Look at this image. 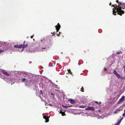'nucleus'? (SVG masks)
I'll use <instances>...</instances> for the list:
<instances>
[{"mask_svg":"<svg viewBox=\"0 0 125 125\" xmlns=\"http://www.w3.org/2000/svg\"><path fill=\"white\" fill-rule=\"evenodd\" d=\"M95 103L97 104H99L98 102L97 101H96V102H95Z\"/></svg>","mask_w":125,"mask_h":125,"instance_id":"5701e85b","label":"nucleus"},{"mask_svg":"<svg viewBox=\"0 0 125 125\" xmlns=\"http://www.w3.org/2000/svg\"><path fill=\"white\" fill-rule=\"evenodd\" d=\"M4 50H0V53H1L2 52H4Z\"/></svg>","mask_w":125,"mask_h":125,"instance_id":"dca6fc26","label":"nucleus"},{"mask_svg":"<svg viewBox=\"0 0 125 125\" xmlns=\"http://www.w3.org/2000/svg\"><path fill=\"white\" fill-rule=\"evenodd\" d=\"M80 107H81V108H84V107H84V106H80Z\"/></svg>","mask_w":125,"mask_h":125,"instance_id":"4be33fe9","label":"nucleus"},{"mask_svg":"<svg viewBox=\"0 0 125 125\" xmlns=\"http://www.w3.org/2000/svg\"><path fill=\"white\" fill-rule=\"evenodd\" d=\"M69 101L70 103L71 104H74L75 103V102L73 100H70Z\"/></svg>","mask_w":125,"mask_h":125,"instance_id":"1a4fd4ad","label":"nucleus"},{"mask_svg":"<svg viewBox=\"0 0 125 125\" xmlns=\"http://www.w3.org/2000/svg\"><path fill=\"white\" fill-rule=\"evenodd\" d=\"M116 1L118 4V5L117 6L116 5H113L112 6V7H114L115 9V10H114V9H113V14L114 15H116L117 12L118 13V14H119L120 15H121L122 14H123L124 13V11L121 10L122 8L121 7V2H119L118 0H117Z\"/></svg>","mask_w":125,"mask_h":125,"instance_id":"f257e3e1","label":"nucleus"},{"mask_svg":"<svg viewBox=\"0 0 125 125\" xmlns=\"http://www.w3.org/2000/svg\"><path fill=\"white\" fill-rule=\"evenodd\" d=\"M86 110H94V108L93 107H88L87 108H86L85 109Z\"/></svg>","mask_w":125,"mask_h":125,"instance_id":"6e6552de","label":"nucleus"},{"mask_svg":"<svg viewBox=\"0 0 125 125\" xmlns=\"http://www.w3.org/2000/svg\"><path fill=\"white\" fill-rule=\"evenodd\" d=\"M122 119H121L120 120L118 121L117 123L115 124V125H118L121 123Z\"/></svg>","mask_w":125,"mask_h":125,"instance_id":"f8f14e48","label":"nucleus"},{"mask_svg":"<svg viewBox=\"0 0 125 125\" xmlns=\"http://www.w3.org/2000/svg\"><path fill=\"white\" fill-rule=\"evenodd\" d=\"M117 53L118 54H120V53L119 52H117Z\"/></svg>","mask_w":125,"mask_h":125,"instance_id":"cd10ccee","label":"nucleus"},{"mask_svg":"<svg viewBox=\"0 0 125 125\" xmlns=\"http://www.w3.org/2000/svg\"><path fill=\"white\" fill-rule=\"evenodd\" d=\"M60 113L62 114V116L64 115L65 113L64 112H62V111H60Z\"/></svg>","mask_w":125,"mask_h":125,"instance_id":"4468645a","label":"nucleus"},{"mask_svg":"<svg viewBox=\"0 0 125 125\" xmlns=\"http://www.w3.org/2000/svg\"><path fill=\"white\" fill-rule=\"evenodd\" d=\"M68 72L69 73H70L71 74H72V72H71V70L69 69L68 70Z\"/></svg>","mask_w":125,"mask_h":125,"instance_id":"f3484780","label":"nucleus"},{"mask_svg":"<svg viewBox=\"0 0 125 125\" xmlns=\"http://www.w3.org/2000/svg\"><path fill=\"white\" fill-rule=\"evenodd\" d=\"M59 34H57V35L58 36H59L61 34V32H59Z\"/></svg>","mask_w":125,"mask_h":125,"instance_id":"aec40b11","label":"nucleus"},{"mask_svg":"<svg viewBox=\"0 0 125 125\" xmlns=\"http://www.w3.org/2000/svg\"><path fill=\"white\" fill-rule=\"evenodd\" d=\"M125 96H122L121 98L119 100L118 103V104H120L121 102L124 101V100Z\"/></svg>","mask_w":125,"mask_h":125,"instance_id":"20e7f679","label":"nucleus"},{"mask_svg":"<svg viewBox=\"0 0 125 125\" xmlns=\"http://www.w3.org/2000/svg\"><path fill=\"white\" fill-rule=\"evenodd\" d=\"M81 90L83 92L84 91L83 88V87H82L81 89Z\"/></svg>","mask_w":125,"mask_h":125,"instance_id":"a211bd4d","label":"nucleus"},{"mask_svg":"<svg viewBox=\"0 0 125 125\" xmlns=\"http://www.w3.org/2000/svg\"><path fill=\"white\" fill-rule=\"evenodd\" d=\"M122 7V9H124V8H123L124 7L125 8V3H123L122 4H121V7Z\"/></svg>","mask_w":125,"mask_h":125,"instance_id":"9b49d317","label":"nucleus"},{"mask_svg":"<svg viewBox=\"0 0 125 125\" xmlns=\"http://www.w3.org/2000/svg\"><path fill=\"white\" fill-rule=\"evenodd\" d=\"M51 94H52V95H53V94H52V93H51Z\"/></svg>","mask_w":125,"mask_h":125,"instance_id":"c85d7f7f","label":"nucleus"},{"mask_svg":"<svg viewBox=\"0 0 125 125\" xmlns=\"http://www.w3.org/2000/svg\"><path fill=\"white\" fill-rule=\"evenodd\" d=\"M55 27L56 30L57 32H58L60 28V25L59 23H58L57 26H56Z\"/></svg>","mask_w":125,"mask_h":125,"instance_id":"39448f33","label":"nucleus"},{"mask_svg":"<svg viewBox=\"0 0 125 125\" xmlns=\"http://www.w3.org/2000/svg\"><path fill=\"white\" fill-rule=\"evenodd\" d=\"M2 72L3 74L6 75L7 76H9L10 75L9 73L4 70H2Z\"/></svg>","mask_w":125,"mask_h":125,"instance_id":"423d86ee","label":"nucleus"},{"mask_svg":"<svg viewBox=\"0 0 125 125\" xmlns=\"http://www.w3.org/2000/svg\"><path fill=\"white\" fill-rule=\"evenodd\" d=\"M22 81L23 82H25L26 81V82H27L28 81L25 78L22 79Z\"/></svg>","mask_w":125,"mask_h":125,"instance_id":"ddd939ff","label":"nucleus"},{"mask_svg":"<svg viewBox=\"0 0 125 125\" xmlns=\"http://www.w3.org/2000/svg\"><path fill=\"white\" fill-rule=\"evenodd\" d=\"M120 110L119 109H116L115 110L114 112V113L115 114H116L118 112L120 111Z\"/></svg>","mask_w":125,"mask_h":125,"instance_id":"9d476101","label":"nucleus"},{"mask_svg":"<svg viewBox=\"0 0 125 125\" xmlns=\"http://www.w3.org/2000/svg\"><path fill=\"white\" fill-rule=\"evenodd\" d=\"M124 113L123 114V116H125V109L124 110Z\"/></svg>","mask_w":125,"mask_h":125,"instance_id":"2eb2a0df","label":"nucleus"},{"mask_svg":"<svg viewBox=\"0 0 125 125\" xmlns=\"http://www.w3.org/2000/svg\"><path fill=\"white\" fill-rule=\"evenodd\" d=\"M109 5L110 6H111V3L110 2V4H109Z\"/></svg>","mask_w":125,"mask_h":125,"instance_id":"b1692460","label":"nucleus"},{"mask_svg":"<svg viewBox=\"0 0 125 125\" xmlns=\"http://www.w3.org/2000/svg\"><path fill=\"white\" fill-rule=\"evenodd\" d=\"M49 117H47L45 116H43V118L45 120V122H48L49 121Z\"/></svg>","mask_w":125,"mask_h":125,"instance_id":"0eeeda50","label":"nucleus"},{"mask_svg":"<svg viewBox=\"0 0 125 125\" xmlns=\"http://www.w3.org/2000/svg\"><path fill=\"white\" fill-rule=\"evenodd\" d=\"M27 46L28 45L27 44L25 45L24 43V42L23 45L20 44L19 45H14V47L15 48H22V50L21 51V52L24 50V48H26L27 47Z\"/></svg>","mask_w":125,"mask_h":125,"instance_id":"f03ea898","label":"nucleus"},{"mask_svg":"<svg viewBox=\"0 0 125 125\" xmlns=\"http://www.w3.org/2000/svg\"><path fill=\"white\" fill-rule=\"evenodd\" d=\"M33 36H31V38H33Z\"/></svg>","mask_w":125,"mask_h":125,"instance_id":"a878e982","label":"nucleus"},{"mask_svg":"<svg viewBox=\"0 0 125 125\" xmlns=\"http://www.w3.org/2000/svg\"><path fill=\"white\" fill-rule=\"evenodd\" d=\"M18 51H19L20 52V51H19V50H18Z\"/></svg>","mask_w":125,"mask_h":125,"instance_id":"7c9ffc66","label":"nucleus"},{"mask_svg":"<svg viewBox=\"0 0 125 125\" xmlns=\"http://www.w3.org/2000/svg\"><path fill=\"white\" fill-rule=\"evenodd\" d=\"M113 73L118 78L121 79L122 78V77L117 73L116 71H114Z\"/></svg>","mask_w":125,"mask_h":125,"instance_id":"7ed1b4c3","label":"nucleus"},{"mask_svg":"<svg viewBox=\"0 0 125 125\" xmlns=\"http://www.w3.org/2000/svg\"><path fill=\"white\" fill-rule=\"evenodd\" d=\"M40 94H42V90H40Z\"/></svg>","mask_w":125,"mask_h":125,"instance_id":"6ab92c4d","label":"nucleus"},{"mask_svg":"<svg viewBox=\"0 0 125 125\" xmlns=\"http://www.w3.org/2000/svg\"><path fill=\"white\" fill-rule=\"evenodd\" d=\"M104 71H105L106 70V69H105V68H104Z\"/></svg>","mask_w":125,"mask_h":125,"instance_id":"393cba45","label":"nucleus"},{"mask_svg":"<svg viewBox=\"0 0 125 125\" xmlns=\"http://www.w3.org/2000/svg\"><path fill=\"white\" fill-rule=\"evenodd\" d=\"M62 106L65 108H67V107H68V106H64L63 105H62Z\"/></svg>","mask_w":125,"mask_h":125,"instance_id":"412c9836","label":"nucleus"},{"mask_svg":"<svg viewBox=\"0 0 125 125\" xmlns=\"http://www.w3.org/2000/svg\"><path fill=\"white\" fill-rule=\"evenodd\" d=\"M125 68V70H124V72H125V66L124 67Z\"/></svg>","mask_w":125,"mask_h":125,"instance_id":"bb28decb","label":"nucleus"},{"mask_svg":"<svg viewBox=\"0 0 125 125\" xmlns=\"http://www.w3.org/2000/svg\"><path fill=\"white\" fill-rule=\"evenodd\" d=\"M5 81H6L7 82V81H6V80H4Z\"/></svg>","mask_w":125,"mask_h":125,"instance_id":"c756f323","label":"nucleus"}]
</instances>
